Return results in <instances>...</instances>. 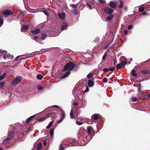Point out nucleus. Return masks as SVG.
<instances>
[{
	"label": "nucleus",
	"instance_id": "nucleus-1",
	"mask_svg": "<svg viewBox=\"0 0 150 150\" xmlns=\"http://www.w3.org/2000/svg\"><path fill=\"white\" fill-rule=\"evenodd\" d=\"M76 64L73 62H67L64 66L63 71H70L74 69Z\"/></svg>",
	"mask_w": 150,
	"mask_h": 150
},
{
	"label": "nucleus",
	"instance_id": "nucleus-2",
	"mask_svg": "<svg viewBox=\"0 0 150 150\" xmlns=\"http://www.w3.org/2000/svg\"><path fill=\"white\" fill-rule=\"evenodd\" d=\"M56 113H49L47 114L46 116H44L40 118V119L38 120V121L40 122H42L45 120V119L49 117H52L54 118V117L56 115Z\"/></svg>",
	"mask_w": 150,
	"mask_h": 150
},
{
	"label": "nucleus",
	"instance_id": "nucleus-3",
	"mask_svg": "<svg viewBox=\"0 0 150 150\" xmlns=\"http://www.w3.org/2000/svg\"><path fill=\"white\" fill-rule=\"evenodd\" d=\"M22 79V77L20 76H17L11 81V85L13 86L15 84L18 83Z\"/></svg>",
	"mask_w": 150,
	"mask_h": 150
},
{
	"label": "nucleus",
	"instance_id": "nucleus-4",
	"mask_svg": "<svg viewBox=\"0 0 150 150\" xmlns=\"http://www.w3.org/2000/svg\"><path fill=\"white\" fill-rule=\"evenodd\" d=\"M1 13L3 14L5 18H6L8 16L13 14V12L11 10L6 9L2 11Z\"/></svg>",
	"mask_w": 150,
	"mask_h": 150
},
{
	"label": "nucleus",
	"instance_id": "nucleus-5",
	"mask_svg": "<svg viewBox=\"0 0 150 150\" xmlns=\"http://www.w3.org/2000/svg\"><path fill=\"white\" fill-rule=\"evenodd\" d=\"M105 12L107 14H111L113 12V10L108 7L105 8L104 9Z\"/></svg>",
	"mask_w": 150,
	"mask_h": 150
},
{
	"label": "nucleus",
	"instance_id": "nucleus-6",
	"mask_svg": "<svg viewBox=\"0 0 150 150\" xmlns=\"http://www.w3.org/2000/svg\"><path fill=\"white\" fill-rule=\"evenodd\" d=\"M87 132L89 135H91L94 132V130L93 128L91 127H87Z\"/></svg>",
	"mask_w": 150,
	"mask_h": 150
},
{
	"label": "nucleus",
	"instance_id": "nucleus-7",
	"mask_svg": "<svg viewBox=\"0 0 150 150\" xmlns=\"http://www.w3.org/2000/svg\"><path fill=\"white\" fill-rule=\"evenodd\" d=\"M76 141L74 139L72 140H70L68 142V143L67 144V146H73L75 143Z\"/></svg>",
	"mask_w": 150,
	"mask_h": 150
},
{
	"label": "nucleus",
	"instance_id": "nucleus-8",
	"mask_svg": "<svg viewBox=\"0 0 150 150\" xmlns=\"http://www.w3.org/2000/svg\"><path fill=\"white\" fill-rule=\"evenodd\" d=\"M28 28V26L27 25H24L21 28V31L23 32H26Z\"/></svg>",
	"mask_w": 150,
	"mask_h": 150
},
{
	"label": "nucleus",
	"instance_id": "nucleus-9",
	"mask_svg": "<svg viewBox=\"0 0 150 150\" xmlns=\"http://www.w3.org/2000/svg\"><path fill=\"white\" fill-rule=\"evenodd\" d=\"M110 6L112 8H115L116 7V3L112 1L110 2Z\"/></svg>",
	"mask_w": 150,
	"mask_h": 150
},
{
	"label": "nucleus",
	"instance_id": "nucleus-10",
	"mask_svg": "<svg viewBox=\"0 0 150 150\" xmlns=\"http://www.w3.org/2000/svg\"><path fill=\"white\" fill-rule=\"evenodd\" d=\"M32 33L33 34H38L40 33V30L39 28H38L34 30L31 31Z\"/></svg>",
	"mask_w": 150,
	"mask_h": 150
},
{
	"label": "nucleus",
	"instance_id": "nucleus-11",
	"mask_svg": "<svg viewBox=\"0 0 150 150\" xmlns=\"http://www.w3.org/2000/svg\"><path fill=\"white\" fill-rule=\"evenodd\" d=\"M70 73V71H68L66 72L65 74L61 76V78L62 79L67 77L69 75Z\"/></svg>",
	"mask_w": 150,
	"mask_h": 150
},
{
	"label": "nucleus",
	"instance_id": "nucleus-12",
	"mask_svg": "<svg viewBox=\"0 0 150 150\" xmlns=\"http://www.w3.org/2000/svg\"><path fill=\"white\" fill-rule=\"evenodd\" d=\"M70 73V71H68L66 72L65 74L61 76V78L62 79L67 77L69 75Z\"/></svg>",
	"mask_w": 150,
	"mask_h": 150
},
{
	"label": "nucleus",
	"instance_id": "nucleus-13",
	"mask_svg": "<svg viewBox=\"0 0 150 150\" xmlns=\"http://www.w3.org/2000/svg\"><path fill=\"white\" fill-rule=\"evenodd\" d=\"M127 64V59H124V61H121L120 64L122 66L123 68H124L125 66Z\"/></svg>",
	"mask_w": 150,
	"mask_h": 150
},
{
	"label": "nucleus",
	"instance_id": "nucleus-14",
	"mask_svg": "<svg viewBox=\"0 0 150 150\" xmlns=\"http://www.w3.org/2000/svg\"><path fill=\"white\" fill-rule=\"evenodd\" d=\"M114 18V15L112 14H110L109 16L106 18V19L107 21H109L111 20Z\"/></svg>",
	"mask_w": 150,
	"mask_h": 150
},
{
	"label": "nucleus",
	"instance_id": "nucleus-15",
	"mask_svg": "<svg viewBox=\"0 0 150 150\" xmlns=\"http://www.w3.org/2000/svg\"><path fill=\"white\" fill-rule=\"evenodd\" d=\"M67 26V24L66 23H63L62 25L61 29L62 30H64L66 29Z\"/></svg>",
	"mask_w": 150,
	"mask_h": 150
},
{
	"label": "nucleus",
	"instance_id": "nucleus-16",
	"mask_svg": "<svg viewBox=\"0 0 150 150\" xmlns=\"http://www.w3.org/2000/svg\"><path fill=\"white\" fill-rule=\"evenodd\" d=\"M94 84L92 80H89L88 81V85L89 87L92 86Z\"/></svg>",
	"mask_w": 150,
	"mask_h": 150
},
{
	"label": "nucleus",
	"instance_id": "nucleus-17",
	"mask_svg": "<svg viewBox=\"0 0 150 150\" xmlns=\"http://www.w3.org/2000/svg\"><path fill=\"white\" fill-rule=\"evenodd\" d=\"M7 76V73H4L2 75L0 76V81L3 79Z\"/></svg>",
	"mask_w": 150,
	"mask_h": 150
},
{
	"label": "nucleus",
	"instance_id": "nucleus-18",
	"mask_svg": "<svg viewBox=\"0 0 150 150\" xmlns=\"http://www.w3.org/2000/svg\"><path fill=\"white\" fill-rule=\"evenodd\" d=\"M11 138L9 137H8L4 141V143L5 144H7L8 142L11 140Z\"/></svg>",
	"mask_w": 150,
	"mask_h": 150
},
{
	"label": "nucleus",
	"instance_id": "nucleus-19",
	"mask_svg": "<svg viewBox=\"0 0 150 150\" xmlns=\"http://www.w3.org/2000/svg\"><path fill=\"white\" fill-rule=\"evenodd\" d=\"M42 145L41 143H39L37 146V150H40L42 148Z\"/></svg>",
	"mask_w": 150,
	"mask_h": 150
},
{
	"label": "nucleus",
	"instance_id": "nucleus-20",
	"mask_svg": "<svg viewBox=\"0 0 150 150\" xmlns=\"http://www.w3.org/2000/svg\"><path fill=\"white\" fill-rule=\"evenodd\" d=\"M58 16L59 18L60 19H63L65 17V13H63L62 14L59 13L58 14Z\"/></svg>",
	"mask_w": 150,
	"mask_h": 150
},
{
	"label": "nucleus",
	"instance_id": "nucleus-21",
	"mask_svg": "<svg viewBox=\"0 0 150 150\" xmlns=\"http://www.w3.org/2000/svg\"><path fill=\"white\" fill-rule=\"evenodd\" d=\"M141 73L143 75H146L149 73L147 70H142L141 71Z\"/></svg>",
	"mask_w": 150,
	"mask_h": 150
},
{
	"label": "nucleus",
	"instance_id": "nucleus-22",
	"mask_svg": "<svg viewBox=\"0 0 150 150\" xmlns=\"http://www.w3.org/2000/svg\"><path fill=\"white\" fill-rule=\"evenodd\" d=\"M93 117V118L94 120H96L98 119L99 118V116L98 115L96 114H93L92 116V117Z\"/></svg>",
	"mask_w": 150,
	"mask_h": 150
},
{
	"label": "nucleus",
	"instance_id": "nucleus-23",
	"mask_svg": "<svg viewBox=\"0 0 150 150\" xmlns=\"http://www.w3.org/2000/svg\"><path fill=\"white\" fill-rule=\"evenodd\" d=\"M6 54V51L1 50H0V56H4Z\"/></svg>",
	"mask_w": 150,
	"mask_h": 150
},
{
	"label": "nucleus",
	"instance_id": "nucleus-24",
	"mask_svg": "<svg viewBox=\"0 0 150 150\" xmlns=\"http://www.w3.org/2000/svg\"><path fill=\"white\" fill-rule=\"evenodd\" d=\"M35 117V115H34L33 116H31L26 121V122L28 123H29L30 121L31 120V119L34 118V117Z\"/></svg>",
	"mask_w": 150,
	"mask_h": 150
},
{
	"label": "nucleus",
	"instance_id": "nucleus-25",
	"mask_svg": "<svg viewBox=\"0 0 150 150\" xmlns=\"http://www.w3.org/2000/svg\"><path fill=\"white\" fill-rule=\"evenodd\" d=\"M73 114V111L72 109H71V110L70 112V117L71 119H73L74 118V116Z\"/></svg>",
	"mask_w": 150,
	"mask_h": 150
},
{
	"label": "nucleus",
	"instance_id": "nucleus-26",
	"mask_svg": "<svg viewBox=\"0 0 150 150\" xmlns=\"http://www.w3.org/2000/svg\"><path fill=\"white\" fill-rule=\"evenodd\" d=\"M5 82L4 81H3L1 82L0 83V88L1 89L4 86L5 84Z\"/></svg>",
	"mask_w": 150,
	"mask_h": 150
},
{
	"label": "nucleus",
	"instance_id": "nucleus-27",
	"mask_svg": "<svg viewBox=\"0 0 150 150\" xmlns=\"http://www.w3.org/2000/svg\"><path fill=\"white\" fill-rule=\"evenodd\" d=\"M79 4H70L71 6L74 8H76L78 6Z\"/></svg>",
	"mask_w": 150,
	"mask_h": 150
},
{
	"label": "nucleus",
	"instance_id": "nucleus-28",
	"mask_svg": "<svg viewBox=\"0 0 150 150\" xmlns=\"http://www.w3.org/2000/svg\"><path fill=\"white\" fill-rule=\"evenodd\" d=\"M122 68H123L120 64H118L116 66V68L117 69L120 70Z\"/></svg>",
	"mask_w": 150,
	"mask_h": 150
},
{
	"label": "nucleus",
	"instance_id": "nucleus-29",
	"mask_svg": "<svg viewBox=\"0 0 150 150\" xmlns=\"http://www.w3.org/2000/svg\"><path fill=\"white\" fill-rule=\"evenodd\" d=\"M10 56V55L9 54L6 53V54H5V55L3 57L4 59H6V58H9Z\"/></svg>",
	"mask_w": 150,
	"mask_h": 150
},
{
	"label": "nucleus",
	"instance_id": "nucleus-30",
	"mask_svg": "<svg viewBox=\"0 0 150 150\" xmlns=\"http://www.w3.org/2000/svg\"><path fill=\"white\" fill-rule=\"evenodd\" d=\"M132 74L134 76H137V74L135 72V71L134 69H133L132 71Z\"/></svg>",
	"mask_w": 150,
	"mask_h": 150
},
{
	"label": "nucleus",
	"instance_id": "nucleus-31",
	"mask_svg": "<svg viewBox=\"0 0 150 150\" xmlns=\"http://www.w3.org/2000/svg\"><path fill=\"white\" fill-rule=\"evenodd\" d=\"M37 78L39 80H41L42 78L43 77L41 74H38L37 76Z\"/></svg>",
	"mask_w": 150,
	"mask_h": 150
},
{
	"label": "nucleus",
	"instance_id": "nucleus-32",
	"mask_svg": "<svg viewBox=\"0 0 150 150\" xmlns=\"http://www.w3.org/2000/svg\"><path fill=\"white\" fill-rule=\"evenodd\" d=\"M61 113L62 116V118L63 119L65 117V113L62 110V111Z\"/></svg>",
	"mask_w": 150,
	"mask_h": 150
},
{
	"label": "nucleus",
	"instance_id": "nucleus-33",
	"mask_svg": "<svg viewBox=\"0 0 150 150\" xmlns=\"http://www.w3.org/2000/svg\"><path fill=\"white\" fill-rule=\"evenodd\" d=\"M42 39L44 40L47 36V34L45 33H43L42 34Z\"/></svg>",
	"mask_w": 150,
	"mask_h": 150
},
{
	"label": "nucleus",
	"instance_id": "nucleus-34",
	"mask_svg": "<svg viewBox=\"0 0 150 150\" xmlns=\"http://www.w3.org/2000/svg\"><path fill=\"white\" fill-rule=\"evenodd\" d=\"M54 129L53 128H51L50 131V134L51 136H52L54 134Z\"/></svg>",
	"mask_w": 150,
	"mask_h": 150
},
{
	"label": "nucleus",
	"instance_id": "nucleus-35",
	"mask_svg": "<svg viewBox=\"0 0 150 150\" xmlns=\"http://www.w3.org/2000/svg\"><path fill=\"white\" fill-rule=\"evenodd\" d=\"M53 123V121L50 122L49 125L47 126L46 128L48 129L52 125V123Z\"/></svg>",
	"mask_w": 150,
	"mask_h": 150
},
{
	"label": "nucleus",
	"instance_id": "nucleus-36",
	"mask_svg": "<svg viewBox=\"0 0 150 150\" xmlns=\"http://www.w3.org/2000/svg\"><path fill=\"white\" fill-rule=\"evenodd\" d=\"M123 2H122V1H120V4H119V8H122L123 6Z\"/></svg>",
	"mask_w": 150,
	"mask_h": 150
},
{
	"label": "nucleus",
	"instance_id": "nucleus-37",
	"mask_svg": "<svg viewBox=\"0 0 150 150\" xmlns=\"http://www.w3.org/2000/svg\"><path fill=\"white\" fill-rule=\"evenodd\" d=\"M14 135V133L13 132H10L8 134V137H10L11 139V138L13 137Z\"/></svg>",
	"mask_w": 150,
	"mask_h": 150
},
{
	"label": "nucleus",
	"instance_id": "nucleus-38",
	"mask_svg": "<svg viewBox=\"0 0 150 150\" xmlns=\"http://www.w3.org/2000/svg\"><path fill=\"white\" fill-rule=\"evenodd\" d=\"M145 10V8L144 7H140L139 8V11L140 12H143Z\"/></svg>",
	"mask_w": 150,
	"mask_h": 150
},
{
	"label": "nucleus",
	"instance_id": "nucleus-39",
	"mask_svg": "<svg viewBox=\"0 0 150 150\" xmlns=\"http://www.w3.org/2000/svg\"><path fill=\"white\" fill-rule=\"evenodd\" d=\"M99 2L101 4H104V3L105 4V0H98Z\"/></svg>",
	"mask_w": 150,
	"mask_h": 150
},
{
	"label": "nucleus",
	"instance_id": "nucleus-40",
	"mask_svg": "<svg viewBox=\"0 0 150 150\" xmlns=\"http://www.w3.org/2000/svg\"><path fill=\"white\" fill-rule=\"evenodd\" d=\"M72 13L74 15H76L78 14V12L76 10H74L72 11Z\"/></svg>",
	"mask_w": 150,
	"mask_h": 150
},
{
	"label": "nucleus",
	"instance_id": "nucleus-41",
	"mask_svg": "<svg viewBox=\"0 0 150 150\" xmlns=\"http://www.w3.org/2000/svg\"><path fill=\"white\" fill-rule=\"evenodd\" d=\"M93 76L92 73H90L89 74H88L87 75V77L88 78H90L92 77Z\"/></svg>",
	"mask_w": 150,
	"mask_h": 150
},
{
	"label": "nucleus",
	"instance_id": "nucleus-42",
	"mask_svg": "<svg viewBox=\"0 0 150 150\" xmlns=\"http://www.w3.org/2000/svg\"><path fill=\"white\" fill-rule=\"evenodd\" d=\"M65 144H61L60 146V149H61V150H64V147L63 146H64Z\"/></svg>",
	"mask_w": 150,
	"mask_h": 150
},
{
	"label": "nucleus",
	"instance_id": "nucleus-43",
	"mask_svg": "<svg viewBox=\"0 0 150 150\" xmlns=\"http://www.w3.org/2000/svg\"><path fill=\"white\" fill-rule=\"evenodd\" d=\"M38 89L39 90H42L43 89V87L41 85H39L38 86Z\"/></svg>",
	"mask_w": 150,
	"mask_h": 150
},
{
	"label": "nucleus",
	"instance_id": "nucleus-44",
	"mask_svg": "<svg viewBox=\"0 0 150 150\" xmlns=\"http://www.w3.org/2000/svg\"><path fill=\"white\" fill-rule=\"evenodd\" d=\"M4 23L3 21L0 18V27H1Z\"/></svg>",
	"mask_w": 150,
	"mask_h": 150
},
{
	"label": "nucleus",
	"instance_id": "nucleus-45",
	"mask_svg": "<svg viewBox=\"0 0 150 150\" xmlns=\"http://www.w3.org/2000/svg\"><path fill=\"white\" fill-rule=\"evenodd\" d=\"M132 100L133 101L135 102L137 100V98L136 97H132Z\"/></svg>",
	"mask_w": 150,
	"mask_h": 150
},
{
	"label": "nucleus",
	"instance_id": "nucleus-46",
	"mask_svg": "<svg viewBox=\"0 0 150 150\" xmlns=\"http://www.w3.org/2000/svg\"><path fill=\"white\" fill-rule=\"evenodd\" d=\"M115 67H110L109 68L108 70L110 71H113L115 70Z\"/></svg>",
	"mask_w": 150,
	"mask_h": 150
},
{
	"label": "nucleus",
	"instance_id": "nucleus-47",
	"mask_svg": "<svg viewBox=\"0 0 150 150\" xmlns=\"http://www.w3.org/2000/svg\"><path fill=\"white\" fill-rule=\"evenodd\" d=\"M103 80V81L105 83H106L107 82V78L106 77L104 78Z\"/></svg>",
	"mask_w": 150,
	"mask_h": 150
},
{
	"label": "nucleus",
	"instance_id": "nucleus-48",
	"mask_svg": "<svg viewBox=\"0 0 150 150\" xmlns=\"http://www.w3.org/2000/svg\"><path fill=\"white\" fill-rule=\"evenodd\" d=\"M106 55H107V54H104V55H103V57L102 59L103 60H104L105 59V57L106 56Z\"/></svg>",
	"mask_w": 150,
	"mask_h": 150
},
{
	"label": "nucleus",
	"instance_id": "nucleus-49",
	"mask_svg": "<svg viewBox=\"0 0 150 150\" xmlns=\"http://www.w3.org/2000/svg\"><path fill=\"white\" fill-rule=\"evenodd\" d=\"M76 123L78 125H81L82 124V123L81 122H79L78 121H76Z\"/></svg>",
	"mask_w": 150,
	"mask_h": 150
},
{
	"label": "nucleus",
	"instance_id": "nucleus-50",
	"mask_svg": "<svg viewBox=\"0 0 150 150\" xmlns=\"http://www.w3.org/2000/svg\"><path fill=\"white\" fill-rule=\"evenodd\" d=\"M23 56V55H22L21 56H18L15 59H14V61H17L18 60V59L21 56Z\"/></svg>",
	"mask_w": 150,
	"mask_h": 150
},
{
	"label": "nucleus",
	"instance_id": "nucleus-51",
	"mask_svg": "<svg viewBox=\"0 0 150 150\" xmlns=\"http://www.w3.org/2000/svg\"><path fill=\"white\" fill-rule=\"evenodd\" d=\"M103 71L105 72H108V68H104L103 69Z\"/></svg>",
	"mask_w": 150,
	"mask_h": 150
},
{
	"label": "nucleus",
	"instance_id": "nucleus-52",
	"mask_svg": "<svg viewBox=\"0 0 150 150\" xmlns=\"http://www.w3.org/2000/svg\"><path fill=\"white\" fill-rule=\"evenodd\" d=\"M132 28V25H129L128 27V29L130 30Z\"/></svg>",
	"mask_w": 150,
	"mask_h": 150
},
{
	"label": "nucleus",
	"instance_id": "nucleus-53",
	"mask_svg": "<svg viewBox=\"0 0 150 150\" xmlns=\"http://www.w3.org/2000/svg\"><path fill=\"white\" fill-rule=\"evenodd\" d=\"M38 38V36H35L33 38V39L34 40H35L36 41H37V39Z\"/></svg>",
	"mask_w": 150,
	"mask_h": 150
},
{
	"label": "nucleus",
	"instance_id": "nucleus-54",
	"mask_svg": "<svg viewBox=\"0 0 150 150\" xmlns=\"http://www.w3.org/2000/svg\"><path fill=\"white\" fill-rule=\"evenodd\" d=\"M43 143L44 146H46L47 143L46 141V140H45L44 141Z\"/></svg>",
	"mask_w": 150,
	"mask_h": 150
},
{
	"label": "nucleus",
	"instance_id": "nucleus-55",
	"mask_svg": "<svg viewBox=\"0 0 150 150\" xmlns=\"http://www.w3.org/2000/svg\"><path fill=\"white\" fill-rule=\"evenodd\" d=\"M142 15H148V14L146 12V11H144L142 13Z\"/></svg>",
	"mask_w": 150,
	"mask_h": 150
},
{
	"label": "nucleus",
	"instance_id": "nucleus-56",
	"mask_svg": "<svg viewBox=\"0 0 150 150\" xmlns=\"http://www.w3.org/2000/svg\"><path fill=\"white\" fill-rule=\"evenodd\" d=\"M63 120V119H62L61 118L60 120L58 121L57 122V123L58 124L59 123H60Z\"/></svg>",
	"mask_w": 150,
	"mask_h": 150
},
{
	"label": "nucleus",
	"instance_id": "nucleus-57",
	"mask_svg": "<svg viewBox=\"0 0 150 150\" xmlns=\"http://www.w3.org/2000/svg\"><path fill=\"white\" fill-rule=\"evenodd\" d=\"M89 91L88 88V87H86V89L84 91V93H85L87 91Z\"/></svg>",
	"mask_w": 150,
	"mask_h": 150
},
{
	"label": "nucleus",
	"instance_id": "nucleus-58",
	"mask_svg": "<svg viewBox=\"0 0 150 150\" xmlns=\"http://www.w3.org/2000/svg\"><path fill=\"white\" fill-rule=\"evenodd\" d=\"M89 3L90 4H93L94 3H95V2L91 0L90 1Z\"/></svg>",
	"mask_w": 150,
	"mask_h": 150
},
{
	"label": "nucleus",
	"instance_id": "nucleus-59",
	"mask_svg": "<svg viewBox=\"0 0 150 150\" xmlns=\"http://www.w3.org/2000/svg\"><path fill=\"white\" fill-rule=\"evenodd\" d=\"M87 5L89 6V7L90 8H92V6L89 4L87 3Z\"/></svg>",
	"mask_w": 150,
	"mask_h": 150
},
{
	"label": "nucleus",
	"instance_id": "nucleus-60",
	"mask_svg": "<svg viewBox=\"0 0 150 150\" xmlns=\"http://www.w3.org/2000/svg\"><path fill=\"white\" fill-rule=\"evenodd\" d=\"M109 47V45H106L104 47V48L105 49H106L107 48H108Z\"/></svg>",
	"mask_w": 150,
	"mask_h": 150
},
{
	"label": "nucleus",
	"instance_id": "nucleus-61",
	"mask_svg": "<svg viewBox=\"0 0 150 150\" xmlns=\"http://www.w3.org/2000/svg\"><path fill=\"white\" fill-rule=\"evenodd\" d=\"M78 103L77 102H74V105L75 106H76L78 105Z\"/></svg>",
	"mask_w": 150,
	"mask_h": 150
},
{
	"label": "nucleus",
	"instance_id": "nucleus-62",
	"mask_svg": "<svg viewBox=\"0 0 150 150\" xmlns=\"http://www.w3.org/2000/svg\"><path fill=\"white\" fill-rule=\"evenodd\" d=\"M121 58L123 60H124V59H125V57L124 56L121 57Z\"/></svg>",
	"mask_w": 150,
	"mask_h": 150
},
{
	"label": "nucleus",
	"instance_id": "nucleus-63",
	"mask_svg": "<svg viewBox=\"0 0 150 150\" xmlns=\"http://www.w3.org/2000/svg\"><path fill=\"white\" fill-rule=\"evenodd\" d=\"M53 107H56L58 109H59V107L57 105H54L53 106Z\"/></svg>",
	"mask_w": 150,
	"mask_h": 150
},
{
	"label": "nucleus",
	"instance_id": "nucleus-64",
	"mask_svg": "<svg viewBox=\"0 0 150 150\" xmlns=\"http://www.w3.org/2000/svg\"><path fill=\"white\" fill-rule=\"evenodd\" d=\"M127 31H126V30H125V31H124V33H125V34H127Z\"/></svg>",
	"mask_w": 150,
	"mask_h": 150
}]
</instances>
